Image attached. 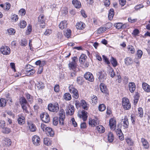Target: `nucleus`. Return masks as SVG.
Wrapping results in <instances>:
<instances>
[{
    "label": "nucleus",
    "mask_w": 150,
    "mask_h": 150,
    "mask_svg": "<svg viewBox=\"0 0 150 150\" xmlns=\"http://www.w3.org/2000/svg\"><path fill=\"white\" fill-rule=\"evenodd\" d=\"M48 110L50 111L57 112L59 110V105L57 103L54 104L50 103L48 105Z\"/></svg>",
    "instance_id": "obj_1"
},
{
    "label": "nucleus",
    "mask_w": 150,
    "mask_h": 150,
    "mask_svg": "<svg viewBox=\"0 0 150 150\" xmlns=\"http://www.w3.org/2000/svg\"><path fill=\"white\" fill-rule=\"evenodd\" d=\"M44 16L43 14L40 15L38 17V23L42 28H44L45 27L46 24Z\"/></svg>",
    "instance_id": "obj_2"
},
{
    "label": "nucleus",
    "mask_w": 150,
    "mask_h": 150,
    "mask_svg": "<svg viewBox=\"0 0 150 150\" xmlns=\"http://www.w3.org/2000/svg\"><path fill=\"white\" fill-rule=\"evenodd\" d=\"M122 105L124 108L126 110H129L131 108V105L129 99L126 98L122 99Z\"/></svg>",
    "instance_id": "obj_3"
},
{
    "label": "nucleus",
    "mask_w": 150,
    "mask_h": 150,
    "mask_svg": "<svg viewBox=\"0 0 150 150\" xmlns=\"http://www.w3.org/2000/svg\"><path fill=\"white\" fill-rule=\"evenodd\" d=\"M59 121L60 125H64V120L65 118V113L64 110L63 109L60 110L59 112Z\"/></svg>",
    "instance_id": "obj_4"
},
{
    "label": "nucleus",
    "mask_w": 150,
    "mask_h": 150,
    "mask_svg": "<svg viewBox=\"0 0 150 150\" xmlns=\"http://www.w3.org/2000/svg\"><path fill=\"white\" fill-rule=\"evenodd\" d=\"M69 90L70 92L73 94L72 96L73 97L76 99H77L79 98L78 91L76 89L70 86L69 87Z\"/></svg>",
    "instance_id": "obj_5"
},
{
    "label": "nucleus",
    "mask_w": 150,
    "mask_h": 150,
    "mask_svg": "<svg viewBox=\"0 0 150 150\" xmlns=\"http://www.w3.org/2000/svg\"><path fill=\"white\" fill-rule=\"evenodd\" d=\"M0 51L3 54L5 55H8L10 53V48L6 46L1 47V48Z\"/></svg>",
    "instance_id": "obj_6"
},
{
    "label": "nucleus",
    "mask_w": 150,
    "mask_h": 150,
    "mask_svg": "<svg viewBox=\"0 0 150 150\" xmlns=\"http://www.w3.org/2000/svg\"><path fill=\"white\" fill-rule=\"evenodd\" d=\"M40 118L45 123H48L50 121L49 115L47 113H42L40 115Z\"/></svg>",
    "instance_id": "obj_7"
},
{
    "label": "nucleus",
    "mask_w": 150,
    "mask_h": 150,
    "mask_svg": "<svg viewBox=\"0 0 150 150\" xmlns=\"http://www.w3.org/2000/svg\"><path fill=\"white\" fill-rule=\"evenodd\" d=\"M98 79L100 82H103L106 79V74L104 71H100L98 72Z\"/></svg>",
    "instance_id": "obj_8"
},
{
    "label": "nucleus",
    "mask_w": 150,
    "mask_h": 150,
    "mask_svg": "<svg viewBox=\"0 0 150 150\" xmlns=\"http://www.w3.org/2000/svg\"><path fill=\"white\" fill-rule=\"evenodd\" d=\"M84 78L87 80L92 82L94 81V78L92 73L90 72H87L84 75Z\"/></svg>",
    "instance_id": "obj_9"
},
{
    "label": "nucleus",
    "mask_w": 150,
    "mask_h": 150,
    "mask_svg": "<svg viewBox=\"0 0 150 150\" xmlns=\"http://www.w3.org/2000/svg\"><path fill=\"white\" fill-rule=\"evenodd\" d=\"M87 114L88 113L87 112L82 110L80 113H79L78 114V116L80 118H82L83 121H85L87 118Z\"/></svg>",
    "instance_id": "obj_10"
},
{
    "label": "nucleus",
    "mask_w": 150,
    "mask_h": 150,
    "mask_svg": "<svg viewBox=\"0 0 150 150\" xmlns=\"http://www.w3.org/2000/svg\"><path fill=\"white\" fill-rule=\"evenodd\" d=\"M32 141L34 145L38 146L40 145V139L39 137L35 135L32 138Z\"/></svg>",
    "instance_id": "obj_11"
},
{
    "label": "nucleus",
    "mask_w": 150,
    "mask_h": 150,
    "mask_svg": "<svg viewBox=\"0 0 150 150\" xmlns=\"http://www.w3.org/2000/svg\"><path fill=\"white\" fill-rule=\"evenodd\" d=\"M109 125L111 129H114L116 127V122L115 119L111 118L109 120Z\"/></svg>",
    "instance_id": "obj_12"
},
{
    "label": "nucleus",
    "mask_w": 150,
    "mask_h": 150,
    "mask_svg": "<svg viewBox=\"0 0 150 150\" xmlns=\"http://www.w3.org/2000/svg\"><path fill=\"white\" fill-rule=\"evenodd\" d=\"M122 124L123 127L124 129L127 128L128 127L129 122L127 116H125L124 118L122 119Z\"/></svg>",
    "instance_id": "obj_13"
},
{
    "label": "nucleus",
    "mask_w": 150,
    "mask_h": 150,
    "mask_svg": "<svg viewBox=\"0 0 150 150\" xmlns=\"http://www.w3.org/2000/svg\"><path fill=\"white\" fill-rule=\"evenodd\" d=\"M74 112V106L71 105H69L68 109L67 111V113L68 115H72Z\"/></svg>",
    "instance_id": "obj_14"
},
{
    "label": "nucleus",
    "mask_w": 150,
    "mask_h": 150,
    "mask_svg": "<svg viewBox=\"0 0 150 150\" xmlns=\"http://www.w3.org/2000/svg\"><path fill=\"white\" fill-rule=\"evenodd\" d=\"M27 124L31 131L32 132H34L35 131L36 127L35 125H34L31 122H28Z\"/></svg>",
    "instance_id": "obj_15"
},
{
    "label": "nucleus",
    "mask_w": 150,
    "mask_h": 150,
    "mask_svg": "<svg viewBox=\"0 0 150 150\" xmlns=\"http://www.w3.org/2000/svg\"><path fill=\"white\" fill-rule=\"evenodd\" d=\"M129 89L131 93H133L136 89V86L134 83L130 82L128 85Z\"/></svg>",
    "instance_id": "obj_16"
},
{
    "label": "nucleus",
    "mask_w": 150,
    "mask_h": 150,
    "mask_svg": "<svg viewBox=\"0 0 150 150\" xmlns=\"http://www.w3.org/2000/svg\"><path fill=\"white\" fill-rule=\"evenodd\" d=\"M80 105L83 108L86 110H88L89 108V105L84 100H81L80 102Z\"/></svg>",
    "instance_id": "obj_17"
},
{
    "label": "nucleus",
    "mask_w": 150,
    "mask_h": 150,
    "mask_svg": "<svg viewBox=\"0 0 150 150\" xmlns=\"http://www.w3.org/2000/svg\"><path fill=\"white\" fill-rule=\"evenodd\" d=\"M45 132L46 134L48 136L53 137L54 134V131L52 130V128L49 127L47 128Z\"/></svg>",
    "instance_id": "obj_18"
},
{
    "label": "nucleus",
    "mask_w": 150,
    "mask_h": 150,
    "mask_svg": "<svg viewBox=\"0 0 150 150\" xmlns=\"http://www.w3.org/2000/svg\"><path fill=\"white\" fill-rule=\"evenodd\" d=\"M100 90L101 92L105 93H107L108 90L105 85L103 83H101L100 85Z\"/></svg>",
    "instance_id": "obj_19"
},
{
    "label": "nucleus",
    "mask_w": 150,
    "mask_h": 150,
    "mask_svg": "<svg viewBox=\"0 0 150 150\" xmlns=\"http://www.w3.org/2000/svg\"><path fill=\"white\" fill-rule=\"evenodd\" d=\"M142 88L144 90L147 92H150V86L146 83L142 84Z\"/></svg>",
    "instance_id": "obj_20"
},
{
    "label": "nucleus",
    "mask_w": 150,
    "mask_h": 150,
    "mask_svg": "<svg viewBox=\"0 0 150 150\" xmlns=\"http://www.w3.org/2000/svg\"><path fill=\"white\" fill-rule=\"evenodd\" d=\"M116 132L120 139L121 140H123L124 139L123 134L121 129H117L116 130Z\"/></svg>",
    "instance_id": "obj_21"
},
{
    "label": "nucleus",
    "mask_w": 150,
    "mask_h": 150,
    "mask_svg": "<svg viewBox=\"0 0 150 150\" xmlns=\"http://www.w3.org/2000/svg\"><path fill=\"white\" fill-rule=\"evenodd\" d=\"M67 23L66 21H61L59 25V27L61 29L66 28L67 27Z\"/></svg>",
    "instance_id": "obj_22"
},
{
    "label": "nucleus",
    "mask_w": 150,
    "mask_h": 150,
    "mask_svg": "<svg viewBox=\"0 0 150 150\" xmlns=\"http://www.w3.org/2000/svg\"><path fill=\"white\" fill-rule=\"evenodd\" d=\"M85 25L84 23L82 22L78 23L76 25V28L79 30H82L85 27Z\"/></svg>",
    "instance_id": "obj_23"
},
{
    "label": "nucleus",
    "mask_w": 150,
    "mask_h": 150,
    "mask_svg": "<svg viewBox=\"0 0 150 150\" xmlns=\"http://www.w3.org/2000/svg\"><path fill=\"white\" fill-rule=\"evenodd\" d=\"M3 143L4 146H8L11 145V142L10 139L8 138H6L3 141Z\"/></svg>",
    "instance_id": "obj_24"
},
{
    "label": "nucleus",
    "mask_w": 150,
    "mask_h": 150,
    "mask_svg": "<svg viewBox=\"0 0 150 150\" xmlns=\"http://www.w3.org/2000/svg\"><path fill=\"white\" fill-rule=\"evenodd\" d=\"M141 142L142 143L143 146L144 148L147 149L149 147V144L147 141L144 138L141 139Z\"/></svg>",
    "instance_id": "obj_25"
},
{
    "label": "nucleus",
    "mask_w": 150,
    "mask_h": 150,
    "mask_svg": "<svg viewBox=\"0 0 150 150\" xmlns=\"http://www.w3.org/2000/svg\"><path fill=\"white\" fill-rule=\"evenodd\" d=\"M17 121L18 124L20 125L24 124L25 122V117L22 116L19 117L17 119Z\"/></svg>",
    "instance_id": "obj_26"
},
{
    "label": "nucleus",
    "mask_w": 150,
    "mask_h": 150,
    "mask_svg": "<svg viewBox=\"0 0 150 150\" xmlns=\"http://www.w3.org/2000/svg\"><path fill=\"white\" fill-rule=\"evenodd\" d=\"M72 3L75 7L77 8H80L81 6V2L77 0H73Z\"/></svg>",
    "instance_id": "obj_27"
},
{
    "label": "nucleus",
    "mask_w": 150,
    "mask_h": 150,
    "mask_svg": "<svg viewBox=\"0 0 150 150\" xmlns=\"http://www.w3.org/2000/svg\"><path fill=\"white\" fill-rule=\"evenodd\" d=\"M96 129L99 133H102L105 131L104 127L101 125H99L96 127Z\"/></svg>",
    "instance_id": "obj_28"
},
{
    "label": "nucleus",
    "mask_w": 150,
    "mask_h": 150,
    "mask_svg": "<svg viewBox=\"0 0 150 150\" xmlns=\"http://www.w3.org/2000/svg\"><path fill=\"white\" fill-rule=\"evenodd\" d=\"M114 139L113 135L112 133L110 132L108 135V139L110 142H113Z\"/></svg>",
    "instance_id": "obj_29"
},
{
    "label": "nucleus",
    "mask_w": 150,
    "mask_h": 150,
    "mask_svg": "<svg viewBox=\"0 0 150 150\" xmlns=\"http://www.w3.org/2000/svg\"><path fill=\"white\" fill-rule=\"evenodd\" d=\"M125 64L127 65H129L132 63V59L129 57H127L125 59Z\"/></svg>",
    "instance_id": "obj_30"
},
{
    "label": "nucleus",
    "mask_w": 150,
    "mask_h": 150,
    "mask_svg": "<svg viewBox=\"0 0 150 150\" xmlns=\"http://www.w3.org/2000/svg\"><path fill=\"white\" fill-rule=\"evenodd\" d=\"M114 15V10L113 9H110L109 11L108 14V18L109 20H111Z\"/></svg>",
    "instance_id": "obj_31"
},
{
    "label": "nucleus",
    "mask_w": 150,
    "mask_h": 150,
    "mask_svg": "<svg viewBox=\"0 0 150 150\" xmlns=\"http://www.w3.org/2000/svg\"><path fill=\"white\" fill-rule=\"evenodd\" d=\"M86 58L87 57L86 55L84 54H82L79 59V61L80 63H84V61H86Z\"/></svg>",
    "instance_id": "obj_32"
},
{
    "label": "nucleus",
    "mask_w": 150,
    "mask_h": 150,
    "mask_svg": "<svg viewBox=\"0 0 150 150\" xmlns=\"http://www.w3.org/2000/svg\"><path fill=\"white\" fill-rule=\"evenodd\" d=\"M19 100L21 105H27V102L24 97H21Z\"/></svg>",
    "instance_id": "obj_33"
},
{
    "label": "nucleus",
    "mask_w": 150,
    "mask_h": 150,
    "mask_svg": "<svg viewBox=\"0 0 150 150\" xmlns=\"http://www.w3.org/2000/svg\"><path fill=\"white\" fill-rule=\"evenodd\" d=\"M63 97L64 99L66 100H69L71 98V95L69 93H65Z\"/></svg>",
    "instance_id": "obj_34"
},
{
    "label": "nucleus",
    "mask_w": 150,
    "mask_h": 150,
    "mask_svg": "<svg viewBox=\"0 0 150 150\" xmlns=\"http://www.w3.org/2000/svg\"><path fill=\"white\" fill-rule=\"evenodd\" d=\"M115 26L118 29L124 28H125V25H122L121 23H118L115 24Z\"/></svg>",
    "instance_id": "obj_35"
},
{
    "label": "nucleus",
    "mask_w": 150,
    "mask_h": 150,
    "mask_svg": "<svg viewBox=\"0 0 150 150\" xmlns=\"http://www.w3.org/2000/svg\"><path fill=\"white\" fill-rule=\"evenodd\" d=\"M137 115L140 117H142L143 115V109L142 108H139L138 109V112L137 113Z\"/></svg>",
    "instance_id": "obj_36"
},
{
    "label": "nucleus",
    "mask_w": 150,
    "mask_h": 150,
    "mask_svg": "<svg viewBox=\"0 0 150 150\" xmlns=\"http://www.w3.org/2000/svg\"><path fill=\"white\" fill-rule=\"evenodd\" d=\"M44 144L47 146L51 145L52 144V142L50 139L47 138H45L44 139Z\"/></svg>",
    "instance_id": "obj_37"
},
{
    "label": "nucleus",
    "mask_w": 150,
    "mask_h": 150,
    "mask_svg": "<svg viewBox=\"0 0 150 150\" xmlns=\"http://www.w3.org/2000/svg\"><path fill=\"white\" fill-rule=\"evenodd\" d=\"M89 124L92 127H94L96 126L97 123L94 119H90L89 121Z\"/></svg>",
    "instance_id": "obj_38"
},
{
    "label": "nucleus",
    "mask_w": 150,
    "mask_h": 150,
    "mask_svg": "<svg viewBox=\"0 0 150 150\" xmlns=\"http://www.w3.org/2000/svg\"><path fill=\"white\" fill-rule=\"evenodd\" d=\"M6 101L5 99L1 98L0 99V106L1 107H4L6 105Z\"/></svg>",
    "instance_id": "obj_39"
},
{
    "label": "nucleus",
    "mask_w": 150,
    "mask_h": 150,
    "mask_svg": "<svg viewBox=\"0 0 150 150\" xmlns=\"http://www.w3.org/2000/svg\"><path fill=\"white\" fill-rule=\"evenodd\" d=\"M76 64L74 62H71L69 64V67L72 70H74L76 67Z\"/></svg>",
    "instance_id": "obj_40"
},
{
    "label": "nucleus",
    "mask_w": 150,
    "mask_h": 150,
    "mask_svg": "<svg viewBox=\"0 0 150 150\" xmlns=\"http://www.w3.org/2000/svg\"><path fill=\"white\" fill-rule=\"evenodd\" d=\"M108 71L110 74V76L112 77H113L115 76V74L113 69L112 68L109 67Z\"/></svg>",
    "instance_id": "obj_41"
},
{
    "label": "nucleus",
    "mask_w": 150,
    "mask_h": 150,
    "mask_svg": "<svg viewBox=\"0 0 150 150\" xmlns=\"http://www.w3.org/2000/svg\"><path fill=\"white\" fill-rule=\"evenodd\" d=\"M27 25L26 22L24 21H21L19 24V26L21 28H24Z\"/></svg>",
    "instance_id": "obj_42"
},
{
    "label": "nucleus",
    "mask_w": 150,
    "mask_h": 150,
    "mask_svg": "<svg viewBox=\"0 0 150 150\" xmlns=\"http://www.w3.org/2000/svg\"><path fill=\"white\" fill-rule=\"evenodd\" d=\"M111 62L112 64L114 67H115L117 65V61L116 59L113 57H111Z\"/></svg>",
    "instance_id": "obj_43"
},
{
    "label": "nucleus",
    "mask_w": 150,
    "mask_h": 150,
    "mask_svg": "<svg viewBox=\"0 0 150 150\" xmlns=\"http://www.w3.org/2000/svg\"><path fill=\"white\" fill-rule=\"evenodd\" d=\"M83 81V77H82L79 76L77 78V83L79 84H82Z\"/></svg>",
    "instance_id": "obj_44"
},
{
    "label": "nucleus",
    "mask_w": 150,
    "mask_h": 150,
    "mask_svg": "<svg viewBox=\"0 0 150 150\" xmlns=\"http://www.w3.org/2000/svg\"><path fill=\"white\" fill-rule=\"evenodd\" d=\"M25 95L28 101L30 102V103H31L33 101L32 96L28 93H25Z\"/></svg>",
    "instance_id": "obj_45"
},
{
    "label": "nucleus",
    "mask_w": 150,
    "mask_h": 150,
    "mask_svg": "<svg viewBox=\"0 0 150 150\" xmlns=\"http://www.w3.org/2000/svg\"><path fill=\"white\" fill-rule=\"evenodd\" d=\"M11 132V129L8 128H3L2 130V132L4 133L8 134Z\"/></svg>",
    "instance_id": "obj_46"
},
{
    "label": "nucleus",
    "mask_w": 150,
    "mask_h": 150,
    "mask_svg": "<svg viewBox=\"0 0 150 150\" xmlns=\"http://www.w3.org/2000/svg\"><path fill=\"white\" fill-rule=\"evenodd\" d=\"M139 96L138 93H137L134 96V105H136L137 103L139 100Z\"/></svg>",
    "instance_id": "obj_47"
},
{
    "label": "nucleus",
    "mask_w": 150,
    "mask_h": 150,
    "mask_svg": "<svg viewBox=\"0 0 150 150\" xmlns=\"http://www.w3.org/2000/svg\"><path fill=\"white\" fill-rule=\"evenodd\" d=\"M126 142L127 144L129 146H133L134 143L133 141L130 138H128L126 139Z\"/></svg>",
    "instance_id": "obj_48"
},
{
    "label": "nucleus",
    "mask_w": 150,
    "mask_h": 150,
    "mask_svg": "<svg viewBox=\"0 0 150 150\" xmlns=\"http://www.w3.org/2000/svg\"><path fill=\"white\" fill-rule=\"evenodd\" d=\"M128 51H130L131 53L133 54L134 52V47L131 45H129L127 46Z\"/></svg>",
    "instance_id": "obj_49"
},
{
    "label": "nucleus",
    "mask_w": 150,
    "mask_h": 150,
    "mask_svg": "<svg viewBox=\"0 0 150 150\" xmlns=\"http://www.w3.org/2000/svg\"><path fill=\"white\" fill-rule=\"evenodd\" d=\"M106 108L105 105L103 104H100L98 107V109L99 111H104Z\"/></svg>",
    "instance_id": "obj_50"
},
{
    "label": "nucleus",
    "mask_w": 150,
    "mask_h": 150,
    "mask_svg": "<svg viewBox=\"0 0 150 150\" xmlns=\"http://www.w3.org/2000/svg\"><path fill=\"white\" fill-rule=\"evenodd\" d=\"M20 42V45L22 46H25L27 44V41L25 39H23L21 40Z\"/></svg>",
    "instance_id": "obj_51"
},
{
    "label": "nucleus",
    "mask_w": 150,
    "mask_h": 150,
    "mask_svg": "<svg viewBox=\"0 0 150 150\" xmlns=\"http://www.w3.org/2000/svg\"><path fill=\"white\" fill-rule=\"evenodd\" d=\"M106 30V28H100L98 30L97 32L99 34L105 31Z\"/></svg>",
    "instance_id": "obj_52"
},
{
    "label": "nucleus",
    "mask_w": 150,
    "mask_h": 150,
    "mask_svg": "<svg viewBox=\"0 0 150 150\" xmlns=\"http://www.w3.org/2000/svg\"><path fill=\"white\" fill-rule=\"evenodd\" d=\"M37 86L39 89H42L45 87L44 83L42 82H39L37 84Z\"/></svg>",
    "instance_id": "obj_53"
},
{
    "label": "nucleus",
    "mask_w": 150,
    "mask_h": 150,
    "mask_svg": "<svg viewBox=\"0 0 150 150\" xmlns=\"http://www.w3.org/2000/svg\"><path fill=\"white\" fill-rule=\"evenodd\" d=\"M7 31L9 35L14 34L15 33V30L12 28H10L7 30Z\"/></svg>",
    "instance_id": "obj_54"
},
{
    "label": "nucleus",
    "mask_w": 150,
    "mask_h": 150,
    "mask_svg": "<svg viewBox=\"0 0 150 150\" xmlns=\"http://www.w3.org/2000/svg\"><path fill=\"white\" fill-rule=\"evenodd\" d=\"M71 32V31L69 29L67 30L66 32L64 34L65 36L68 38H69L70 36Z\"/></svg>",
    "instance_id": "obj_55"
},
{
    "label": "nucleus",
    "mask_w": 150,
    "mask_h": 150,
    "mask_svg": "<svg viewBox=\"0 0 150 150\" xmlns=\"http://www.w3.org/2000/svg\"><path fill=\"white\" fill-rule=\"evenodd\" d=\"M11 5L9 3H6L4 5V9L8 10L10 8Z\"/></svg>",
    "instance_id": "obj_56"
},
{
    "label": "nucleus",
    "mask_w": 150,
    "mask_h": 150,
    "mask_svg": "<svg viewBox=\"0 0 150 150\" xmlns=\"http://www.w3.org/2000/svg\"><path fill=\"white\" fill-rule=\"evenodd\" d=\"M143 54V52L142 51L139 50L137 51V55L138 58L140 59L142 57Z\"/></svg>",
    "instance_id": "obj_57"
},
{
    "label": "nucleus",
    "mask_w": 150,
    "mask_h": 150,
    "mask_svg": "<svg viewBox=\"0 0 150 150\" xmlns=\"http://www.w3.org/2000/svg\"><path fill=\"white\" fill-rule=\"evenodd\" d=\"M19 13L22 16H24L26 13V11L25 9L22 8L19 11Z\"/></svg>",
    "instance_id": "obj_58"
},
{
    "label": "nucleus",
    "mask_w": 150,
    "mask_h": 150,
    "mask_svg": "<svg viewBox=\"0 0 150 150\" xmlns=\"http://www.w3.org/2000/svg\"><path fill=\"white\" fill-rule=\"evenodd\" d=\"M139 31L137 29H135L134 30L133 32L132 33V34L134 36H136L139 33Z\"/></svg>",
    "instance_id": "obj_59"
},
{
    "label": "nucleus",
    "mask_w": 150,
    "mask_h": 150,
    "mask_svg": "<svg viewBox=\"0 0 150 150\" xmlns=\"http://www.w3.org/2000/svg\"><path fill=\"white\" fill-rule=\"evenodd\" d=\"M97 98L96 96H95L92 99V102L93 103L96 104L97 102Z\"/></svg>",
    "instance_id": "obj_60"
},
{
    "label": "nucleus",
    "mask_w": 150,
    "mask_h": 150,
    "mask_svg": "<svg viewBox=\"0 0 150 150\" xmlns=\"http://www.w3.org/2000/svg\"><path fill=\"white\" fill-rule=\"evenodd\" d=\"M5 126V122L4 120H0V127L3 128Z\"/></svg>",
    "instance_id": "obj_61"
},
{
    "label": "nucleus",
    "mask_w": 150,
    "mask_h": 150,
    "mask_svg": "<svg viewBox=\"0 0 150 150\" xmlns=\"http://www.w3.org/2000/svg\"><path fill=\"white\" fill-rule=\"evenodd\" d=\"M18 16L16 14H14L11 16V19L15 21H18Z\"/></svg>",
    "instance_id": "obj_62"
},
{
    "label": "nucleus",
    "mask_w": 150,
    "mask_h": 150,
    "mask_svg": "<svg viewBox=\"0 0 150 150\" xmlns=\"http://www.w3.org/2000/svg\"><path fill=\"white\" fill-rule=\"evenodd\" d=\"M32 31V27L30 25L28 27L27 30L26 31V34L28 35Z\"/></svg>",
    "instance_id": "obj_63"
},
{
    "label": "nucleus",
    "mask_w": 150,
    "mask_h": 150,
    "mask_svg": "<svg viewBox=\"0 0 150 150\" xmlns=\"http://www.w3.org/2000/svg\"><path fill=\"white\" fill-rule=\"evenodd\" d=\"M52 33V30H46L45 32L44 33L45 35H48Z\"/></svg>",
    "instance_id": "obj_64"
}]
</instances>
